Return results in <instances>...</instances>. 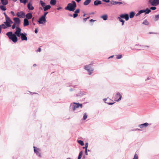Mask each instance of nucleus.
<instances>
[{
    "mask_svg": "<svg viewBox=\"0 0 159 159\" xmlns=\"http://www.w3.org/2000/svg\"><path fill=\"white\" fill-rule=\"evenodd\" d=\"M21 30L19 27L16 26V31L14 33L11 31H9L6 33V35L14 43L18 41V39L17 37H20L22 41H27L28 39L26 36L27 34L25 33H21Z\"/></svg>",
    "mask_w": 159,
    "mask_h": 159,
    "instance_id": "nucleus-1",
    "label": "nucleus"
},
{
    "mask_svg": "<svg viewBox=\"0 0 159 159\" xmlns=\"http://www.w3.org/2000/svg\"><path fill=\"white\" fill-rule=\"evenodd\" d=\"M77 7L76 2L74 1H72L71 2L69 3L66 7H65V9L70 11H73Z\"/></svg>",
    "mask_w": 159,
    "mask_h": 159,
    "instance_id": "nucleus-2",
    "label": "nucleus"
},
{
    "mask_svg": "<svg viewBox=\"0 0 159 159\" xmlns=\"http://www.w3.org/2000/svg\"><path fill=\"white\" fill-rule=\"evenodd\" d=\"M39 5L41 6H43V10L44 11H46L50 9L51 7L50 5H46L45 2H44L42 0H40L39 1Z\"/></svg>",
    "mask_w": 159,
    "mask_h": 159,
    "instance_id": "nucleus-3",
    "label": "nucleus"
},
{
    "mask_svg": "<svg viewBox=\"0 0 159 159\" xmlns=\"http://www.w3.org/2000/svg\"><path fill=\"white\" fill-rule=\"evenodd\" d=\"M82 104L75 102H74L73 104H71L70 105V107H71V108H72L73 111H75L77 108L79 107H80V108H82Z\"/></svg>",
    "mask_w": 159,
    "mask_h": 159,
    "instance_id": "nucleus-4",
    "label": "nucleus"
},
{
    "mask_svg": "<svg viewBox=\"0 0 159 159\" xmlns=\"http://www.w3.org/2000/svg\"><path fill=\"white\" fill-rule=\"evenodd\" d=\"M84 69L89 72V74L91 75L93 72V68L92 67L91 64H89L84 66Z\"/></svg>",
    "mask_w": 159,
    "mask_h": 159,
    "instance_id": "nucleus-5",
    "label": "nucleus"
},
{
    "mask_svg": "<svg viewBox=\"0 0 159 159\" xmlns=\"http://www.w3.org/2000/svg\"><path fill=\"white\" fill-rule=\"evenodd\" d=\"M38 21L39 24L45 23L47 22L46 18L41 16L39 18Z\"/></svg>",
    "mask_w": 159,
    "mask_h": 159,
    "instance_id": "nucleus-6",
    "label": "nucleus"
},
{
    "mask_svg": "<svg viewBox=\"0 0 159 159\" xmlns=\"http://www.w3.org/2000/svg\"><path fill=\"white\" fill-rule=\"evenodd\" d=\"M16 16L18 17L22 18H24L25 16V13L23 11L18 12L16 13Z\"/></svg>",
    "mask_w": 159,
    "mask_h": 159,
    "instance_id": "nucleus-7",
    "label": "nucleus"
},
{
    "mask_svg": "<svg viewBox=\"0 0 159 159\" xmlns=\"http://www.w3.org/2000/svg\"><path fill=\"white\" fill-rule=\"evenodd\" d=\"M34 153L36 154L37 156L39 157H41V155L39 151V149L35 146L34 147Z\"/></svg>",
    "mask_w": 159,
    "mask_h": 159,
    "instance_id": "nucleus-8",
    "label": "nucleus"
},
{
    "mask_svg": "<svg viewBox=\"0 0 159 159\" xmlns=\"http://www.w3.org/2000/svg\"><path fill=\"white\" fill-rule=\"evenodd\" d=\"M122 95L119 92H117L115 96V100L117 102L120 101L121 99Z\"/></svg>",
    "mask_w": 159,
    "mask_h": 159,
    "instance_id": "nucleus-9",
    "label": "nucleus"
},
{
    "mask_svg": "<svg viewBox=\"0 0 159 159\" xmlns=\"http://www.w3.org/2000/svg\"><path fill=\"white\" fill-rule=\"evenodd\" d=\"M120 17L122 19H125L127 21L129 19V15L128 14H121L120 15Z\"/></svg>",
    "mask_w": 159,
    "mask_h": 159,
    "instance_id": "nucleus-10",
    "label": "nucleus"
},
{
    "mask_svg": "<svg viewBox=\"0 0 159 159\" xmlns=\"http://www.w3.org/2000/svg\"><path fill=\"white\" fill-rule=\"evenodd\" d=\"M13 20L14 21V23L17 24L16 26L19 27V25L20 22V19L18 17H15L13 18Z\"/></svg>",
    "mask_w": 159,
    "mask_h": 159,
    "instance_id": "nucleus-11",
    "label": "nucleus"
},
{
    "mask_svg": "<svg viewBox=\"0 0 159 159\" xmlns=\"http://www.w3.org/2000/svg\"><path fill=\"white\" fill-rule=\"evenodd\" d=\"M25 16L26 17L25 19H27L28 20H29L32 18L33 15L31 12H29L25 15Z\"/></svg>",
    "mask_w": 159,
    "mask_h": 159,
    "instance_id": "nucleus-12",
    "label": "nucleus"
},
{
    "mask_svg": "<svg viewBox=\"0 0 159 159\" xmlns=\"http://www.w3.org/2000/svg\"><path fill=\"white\" fill-rule=\"evenodd\" d=\"M80 12V9H77L75 11L74 13L73 14V17L74 18L78 16V13Z\"/></svg>",
    "mask_w": 159,
    "mask_h": 159,
    "instance_id": "nucleus-13",
    "label": "nucleus"
},
{
    "mask_svg": "<svg viewBox=\"0 0 159 159\" xmlns=\"http://www.w3.org/2000/svg\"><path fill=\"white\" fill-rule=\"evenodd\" d=\"M27 7L28 9L30 11L33 10L34 9V7L33 6L30 2H29L27 4Z\"/></svg>",
    "mask_w": 159,
    "mask_h": 159,
    "instance_id": "nucleus-14",
    "label": "nucleus"
},
{
    "mask_svg": "<svg viewBox=\"0 0 159 159\" xmlns=\"http://www.w3.org/2000/svg\"><path fill=\"white\" fill-rule=\"evenodd\" d=\"M149 125V124L147 122L139 125L138 126L140 128H143V127H146Z\"/></svg>",
    "mask_w": 159,
    "mask_h": 159,
    "instance_id": "nucleus-15",
    "label": "nucleus"
},
{
    "mask_svg": "<svg viewBox=\"0 0 159 159\" xmlns=\"http://www.w3.org/2000/svg\"><path fill=\"white\" fill-rule=\"evenodd\" d=\"M29 21L27 19H24V26H26L29 25Z\"/></svg>",
    "mask_w": 159,
    "mask_h": 159,
    "instance_id": "nucleus-16",
    "label": "nucleus"
},
{
    "mask_svg": "<svg viewBox=\"0 0 159 159\" xmlns=\"http://www.w3.org/2000/svg\"><path fill=\"white\" fill-rule=\"evenodd\" d=\"M102 4V2L100 0H96L94 2V5L95 6H97Z\"/></svg>",
    "mask_w": 159,
    "mask_h": 159,
    "instance_id": "nucleus-17",
    "label": "nucleus"
},
{
    "mask_svg": "<svg viewBox=\"0 0 159 159\" xmlns=\"http://www.w3.org/2000/svg\"><path fill=\"white\" fill-rule=\"evenodd\" d=\"M1 3L3 5H6L8 3V2L7 0H0Z\"/></svg>",
    "mask_w": 159,
    "mask_h": 159,
    "instance_id": "nucleus-18",
    "label": "nucleus"
},
{
    "mask_svg": "<svg viewBox=\"0 0 159 159\" xmlns=\"http://www.w3.org/2000/svg\"><path fill=\"white\" fill-rule=\"evenodd\" d=\"M158 0H149L148 2L151 4V5L153 6L157 2V1Z\"/></svg>",
    "mask_w": 159,
    "mask_h": 159,
    "instance_id": "nucleus-19",
    "label": "nucleus"
},
{
    "mask_svg": "<svg viewBox=\"0 0 159 159\" xmlns=\"http://www.w3.org/2000/svg\"><path fill=\"white\" fill-rule=\"evenodd\" d=\"M57 3L56 0H50V5L52 6L55 5Z\"/></svg>",
    "mask_w": 159,
    "mask_h": 159,
    "instance_id": "nucleus-20",
    "label": "nucleus"
},
{
    "mask_svg": "<svg viewBox=\"0 0 159 159\" xmlns=\"http://www.w3.org/2000/svg\"><path fill=\"white\" fill-rule=\"evenodd\" d=\"M101 18H102L104 20H107L108 16L107 14H105L101 16Z\"/></svg>",
    "mask_w": 159,
    "mask_h": 159,
    "instance_id": "nucleus-21",
    "label": "nucleus"
},
{
    "mask_svg": "<svg viewBox=\"0 0 159 159\" xmlns=\"http://www.w3.org/2000/svg\"><path fill=\"white\" fill-rule=\"evenodd\" d=\"M134 15H135V13L134 12L132 11H131L130 13L129 16V17L130 18H132L134 17Z\"/></svg>",
    "mask_w": 159,
    "mask_h": 159,
    "instance_id": "nucleus-22",
    "label": "nucleus"
},
{
    "mask_svg": "<svg viewBox=\"0 0 159 159\" xmlns=\"http://www.w3.org/2000/svg\"><path fill=\"white\" fill-rule=\"evenodd\" d=\"M91 0H85L84 2V5H87L91 2Z\"/></svg>",
    "mask_w": 159,
    "mask_h": 159,
    "instance_id": "nucleus-23",
    "label": "nucleus"
},
{
    "mask_svg": "<svg viewBox=\"0 0 159 159\" xmlns=\"http://www.w3.org/2000/svg\"><path fill=\"white\" fill-rule=\"evenodd\" d=\"M5 5H2L0 6V9L2 11H5L6 10L7 8Z\"/></svg>",
    "mask_w": 159,
    "mask_h": 159,
    "instance_id": "nucleus-24",
    "label": "nucleus"
},
{
    "mask_svg": "<svg viewBox=\"0 0 159 159\" xmlns=\"http://www.w3.org/2000/svg\"><path fill=\"white\" fill-rule=\"evenodd\" d=\"M144 10V12L145 13V14H148L151 11V10L148 8H147L146 9Z\"/></svg>",
    "mask_w": 159,
    "mask_h": 159,
    "instance_id": "nucleus-25",
    "label": "nucleus"
},
{
    "mask_svg": "<svg viewBox=\"0 0 159 159\" xmlns=\"http://www.w3.org/2000/svg\"><path fill=\"white\" fill-rule=\"evenodd\" d=\"M4 24L6 26L7 28L10 27V25H9V23L7 19H6V21L4 22Z\"/></svg>",
    "mask_w": 159,
    "mask_h": 159,
    "instance_id": "nucleus-26",
    "label": "nucleus"
},
{
    "mask_svg": "<svg viewBox=\"0 0 159 159\" xmlns=\"http://www.w3.org/2000/svg\"><path fill=\"white\" fill-rule=\"evenodd\" d=\"M118 19H119V20L121 22H122V25H123L124 24L125 22V20L123 19H122L120 17H118L117 18Z\"/></svg>",
    "mask_w": 159,
    "mask_h": 159,
    "instance_id": "nucleus-27",
    "label": "nucleus"
},
{
    "mask_svg": "<svg viewBox=\"0 0 159 159\" xmlns=\"http://www.w3.org/2000/svg\"><path fill=\"white\" fill-rule=\"evenodd\" d=\"M77 142L78 143L80 144L81 146H83L84 145V143L83 141L81 140H77Z\"/></svg>",
    "mask_w": 159,
    "mask_h": 159,
    "instance_id": "nucleus-28",
    "label": "nucleus"
},
{
    "mask_svg": "<svg viewBox=\"0 0 159 159\" xmlns=\"http://www.w3.org/2000/svg\"><path fill=\"white\" fill-rule=\"evenodd\" d=\"M9 23V25H10V27L11 26V24L13 23V21L9 17L7 19Z\"/></svg>",
    "mask_w": 159,
    "mask_h": 159,
    "instance_id": "nucleus-29",
    "label": "nucleus"
},
{
    "mask_svg": "<svg viewBox=\"0 0 159 159\" xmlns=\"http://www.w3.org/2000/svg\"><path fill=\"white\" fill-rule=\"evenodd\" d=\"M142 24L147 25H148L149 24V23L147 20H144Z\"/></svg>",
    "mask_w": 159,
    "mask_h": 159,
    "instance_id": "nucleus-30",
    "label": "nucleus"
},
{
    "mask_svg": "<svg viewBox=\"0 0 159 159\" xmlns=\"http://www.w3.org/2000/svg\"><path fill=\"white\" fill-rule=\"evenodd\" d=\"M110 3L111 5H116V1L114 0H111L110 1Z\"/></svg>",
    "mask_w": 159,
    "mask_h": 159,
    "instance_id": "nucleus-31",
    "label": "nucleus"
},
{
    "mask_svg": "<svg viewBox=\"0 0 159 159\" xmlns=\"http://www.w3.org/2000/svg\"><path fill=\"white\" fill-rule=\"evenodd\" d=\"M1 26V27L3 29H6L7 28V27L3 23L1 25H0Z\"/></svg>",
    "mask_w": 159,
    "mask_h": 159,
    "instance_id": "nucleus-32",
    "label": "nucleus"
},
{
    "mask_svg": "<svg viewBox=\"0 0 159 159\" xmlns=\"http://www.w3.org/2000/svg\"><path fill=\"white\" fill-rule=\"evenodd\" d=\"M88 116V115L86 113H85L84 114V116L83 117V120H85L86 118H87Z\"/></svg>",
    "mask_w": 159,
    "mask_h": 159,
    "instance_id": "nucleus-33",
    "label": "nucleus"
},
{
    "mask_svg": "<svg viewBox=\"0 0 159 159\" xmlns=\"http://www.w3.org/2000/svg\"><path fill=\"white\" fill-rule=\"evenodd\" d=\"M159 19V14L155 15V20L157 21Z\"/></svg>",
    "mask_w": 159,
    "mask_h": 159,
    "instance_id": "nucleus-34",
    "label": "nucleus"
},
{
    "mask_svg": "<svg viewBox=\"0 0 159 159\" xmlns=\"http://www.w3.org/2000/svg\"><path fill=\"white\" fill-rule=\"evenodd\" d=\"M48 13V12H47V11H45L44 12V14L42 16H41L44 17V18H46V15H47Z\"/></svg>",
    "mask_w": 159,
    "mask_h": 159,
    "instance_id": "nucleus-35",
    "label": "nucleus"
},
{
    "mask_svg": "<svg viewBox=\"0 0 159 159\" xmlns=\"http://www.w3.org/2000/svg\"><path fill=\"white\" fill-rule=\"evenodd\" d=\"M138 155L136 154H135L133 159H138Z\"/></svg>",
    "mask_w": 159,
    "mask_h": 159,
    "instance_id": "nucleus-36",
    "label": "nucleus"
},
{
    "mask_svg": "<svg viewBox=\"0 0 159 159\" xmlns=\"http://www.w3.org/2000/svg\"><path fill=\"white\" fill-rule=\"evenodd\" d=\"M157 2L152 6H156L158 5H159V0L158 1H157Z\"/></svg>",
    "mask_w": 159,
    "mask_h": 159,
    "instance_id": "nucleus-37",
    "label": "nucleus"
},
{
    "mask_svg": "<svg viewBox=\"0 0 159 159\" xmlns=\"http://www.w3.org/2000/svg\"><path fill=\"white\" fill-rule=\"evenodd\" d=\"M116 58L117 59H120L122 57V55H116Z\"/></svg>",
    "mask_w": 159,
    "mask_h": 159,
    "instance_id": "nucleus-38",
    "label": "nucleus"
},
{
    "mask_svg": "<svg viewBox=\"0 0 159 159\" xmlns=\"http://www.w3.org/2000/svg\"><path fill=\"white\" fill-rule=\"evenodd\" d=\"M4 14V15L5 17V19H7L9 17L7 16V15L6 14L5 12H4L3 13Z\"/></svg>",
    "mask_w": 159,
    "mask_h": 159,
    "instance_id": "nucleus-39",
    "label": "nucleus"
},
{
    "mask_svg": "<svg viewBox=\"0 0 159 159\" xmlns=\"http://www.w3.org/2000/svg\"><path fill=\"white\" fill-rule=\"evenodd\" d=\"M157 8L155 7V6H154V7H151L150 8V10H156V9Z\"/></svg>",
    "mask_w": 159,
    "mask_h": 159,
    "instance_id": "nucleus-40",
    "label": "nucleus"
},
{
    "mask_svg": "<svg viewBox=\"0 0 159 159\" xmlns=\"http://www.w3.org/2000/svg\"><path fill=\"white\" fill-rule=\"evenodd\" d=\"M16 23H14V24L13 25H12V29H14L16 27Z\"/></svg>",
    "mask_w": 159,
    "mask_h": 159,
    "instance_id": "nucleus-41",
    "label": "nucleus"
},
{
    "mask_svg": "<svg viewBox=\"0 0 159 159\" xmlns=\"http://www.w3.org/2000/svg\"><path fill=\"white\" fill-rule=\"evenodd\" d=\"M135 46H142V47H143L144 48H145V47H147L148 48H149V46H141V45H140L139 44H136L135 45Z\"/></svg>",
    "mask_w": 159,
    "mask_h": 159,
    "instance_id": "nucleus-42",
    "label": "nucleus"
},
{
    "mask_svg": "<svg viewBox=\"0 0 159 159\" xmlns=\"http://www.w3.org/2000/svg\"><path fill=\"white\" fill-rule=\"evenodd\" d=\"M138 12L141 14H142V13H144V10H140Z\"/></svg>",
    "mask_w": 159,
    "mask_h": 159,
    "instance_id": "nucleus-43",
    "label": "nucleus"
},
{
    "mask_svg": "<svg viewBox=\"0 0 159 159\" xmlns=\"http://www.w3.org/2000/svg\"><path fill=\"white\" fill-rule=\"evenodd\" d=\"M88 143H85V149H87V148H88Z\"/></svg>",
    "mask_w": 159,
    "mask_h": 159,
    "instance_id": "nucleus-44",
    "label": "nucleus"
},
{
    "mask_svg": "<svg viewBox=\"0 0 159 159\" xmlns=\"http://www.w3.org/2000/svg\"><path fill=\"white\" fill-rule=\"evenodd\" d=\"M107 104H108L109 105H112L115 103V102H107Z\"/></svg>",
    "mask_w": 159,
    "mask_h": 159,
    "instance_id": "nucleus-45",
    "label": "nucleus"
},
{
    "mask_svg": "<svg viewBox=\"0 0 159 159\" xmlns=\"http://www.w3.org/2000/svg\"><path fill=\"white\" fill-rule=\"evenodd\" d=\"M87 152H88V149H85L84 152H85V154L86 155H88V153Z\"/></svg>",
    "mask_w": 159,
    "mask_h": 159,
    "instance_id": "nucleus-46",
    "label": "nucleus"
},
{
    "mask_svg": "<svg viewBox=\"0 0 159 159\" xmlns=\"http://www.w3.org/2000/svg\"><path fill=\"white\" fill-rule=\"evenodd\" d=\"M83 153V151H80V153H79V155L80 156H82V155Z\"/></svg>",
    "mask_w": 159,
    "mask_h": 159,
    "instance_id": "nucleus-47",
    "label": "nucleus"
},
{
    "mask_svg": "<svg viewBox=\"0 0 159 159\" xmlns=\"http://www.w3.org/2000/svg\"><path fill=\"white\" fill-rule=\"evenodd\" d=\"M123 3L121 2H116V5L119 4V5L122 4Z\"/></svg>",
    "mask_w": 159,
    "mask_h": 159,
    "instance_id": "nucleus-48",
    "label": "nucleus"
},
{
    "mask_svg": "<svg viewBox=\"0 0 159 159\" xmlns=\"http://www.w3.org/2000/svg\"><path fill=\"white\" fill-rule=\"evenodd\" d=\"M102 1L106 3H108L110 2V0H102Z\"/></svg>",
    "mask_w": 159,
    "mask_h": 159,
    "instance_id": "nucleus-49",
    "label": "nucleus"
},
{
    "mask_svg": "<svg viewBox=\"0 0 159 159\" xmlns=\"http://www.w3.org/2000/svg\"><path fill=\"white\" fill-rule=\"evenodd\" d=\"M27 0H23V1L22 3H24L25 4L27 2Z\"/></svg>",
    "mask_w": 159,
    "mask_h": 159,
    "instance_id": "nucleus-50",
    "label": "nucleus"
},
{
    "mask_svg": "<svg viewBox=\"0 0 159 159\" xmlns=\"http://www.w3.org/2000/svg\"><path fill=\"white\" fill-rule=\"evenodd\" d=\"M108 99V98H104L103 99L104 102L106 103H107V102H106V101Z\"/></svg>",
    "mask_w": 159,
    "mask_h": 159,
    "instance_id": "nucleus-51",
    "label": "nucleus"
},
{
    "mask_svg": "<svg viewBox=\"0 0 159 159\" xmlns=\"http://www.w3.org/2000/svg\"><path fill=\"white\" fill-rule=\"evenodd\" d=\"M34 32L37 34L38 32V29L37 28H35V30H34Z\"/></svg>",
    "mask_w": 159,
    "mask_h": 159,
    "instance_id": "nucleus-52",
    "label": "nucleus"
},
{
    "mask_svg": "<svg viewBox=\"0 0 159 159\" xmlns=\"http://www.w3.org/2000/svg\"><path fill=\"white\" fill-rule=\"evenodd\" d=\"M11 13L13 16H14L15 15V13H14V11H11Z\"/></svg>",
    "mask_w": 159,
    "mask_h": 159,
    "instance_id": "nucleus-53",
    "label": "nucleus"
},
{
    "mask_svg": "<svg viewBox=\"0 0 159 159\" xmlns=\"http://www.w3.org/2000/svg\"><path fill=\"white\" fill-rule=\"evenodd\" d=\"M139 130V131L141 130V129H133L132 130L133 131H135V130Z\"/></svg>",
    "mask_w": 159,
    "mask_h": 159,
    "instance_id": "nucleus-54",
    "label": "nucleus"
},
{
    "mask_svg": "<svg viewBox=\"0 0 159 159\" xmlns=\"http://www.w3.org/2000/svg\"><path fill=\"white\" fill-rule=\"evenodd\" d=\"M140 14V13L138 12L136 15L135 16H139Z\"/></svg>",
    "mask_w": 159,
    "mask_h": 159,
    "instance_id": "nucleus-55",
    "label": "nucleus"
},
{
    "mask_svg": "<svg viewBox=\"0 0 159 159\" xmlns=\"http://www.w3.org/2000/svg\"><path fill=\"white\" fill-rule=\"evenodd\" d=\"M81 157H82V156L79 155L78 157V159H81Z\"/></svg>",
    "mask_w": 159,
    "mask_h": 159,
    "instance_id": "nucleus-56",
    "label": "nucleus"
},
{
    "mask_svg": "<svg viewBox=\"0 0 159 159\" xmlns=\"http://www.w3.org/2000/svg\"><path fill=\"white\" fill-rule=\"evenodd\" d=\"M95 20H93V19H91V20H90V22H94V21H95Z\"/></svg>",
    "mask_w": 159,
    "mask_h": 159,
    "instance_id": "nucleus-57",
    "label": "nucleus"
},
{
    "mask_svg": "<svg viewBox=\"0 0 159 159\" xmlns=\"http://www.w3.org/2000/svg\"><path fill=\"white\" fill-rule=\"evenodd\" d=\"M39 8L40 10H42L43 9V6H42L41 7H40Z\"/></svg>",
    "mask_w": 159,
    "mask_h": 159,
    "instance_id": "nucleus-58",
    "label": "nucleus"
},
{
    "mask_svg": "<svg viewBox=\"0 0 159 159\" xmlns=\"http://www.w3.org/2000/svg\"><path fill=\"white\" fill-rule=\"evenodd\" d=\"M41 49L40 48H39L38 49V51L39 52H40L41 51Z\"/></svg>",
    "mask_w": 159,
    "mask_h": 159,
    "instance_id": "nucleus-59",
    "label": "nucleus"
},
{
    "mask_svg": "<svg viewBox=\"0 0 159 159\" xmlns=\"http://www.w3.org/2000/svg\"><path fill=\"white\" fill-rule=\"evenodd\" d=\"M62 9V8L61 7H59L57 8V10H60V9Z\"/></svg>",
    "mask_w": 159,
    "mask_h": 159,
    "instance_id": "nucleus-60",
    "label": "nucleus"
},
{
    "mask_svg": "<svg viewBox=\"0 0 159 159\" xmlns=\"http://www.w3.org/2000/svg\"><path fill=\"white\" fill-rule=\"evenodd\" d=\"M87 20V18H84L83 19V20H84V22L86 21Z\"/></svg>",
    "mask_w": 159,
    "mask_h": 159,
    "instance_id": "nucleus-61",
    "label": "nucleus"
},
{
    "mask_svg": "<svg viewBox=\"0 0 159 159\" xmlns=\"http://www.w3.org/2000/svg\"><path fill=\"white\" fill-rule=\"evenodd\" d=\"M81 0H75V1L77 2H79Z\"/></svg>",
    "mask_w": 159,
    "mask_h": 159,
    "instance_id": "nucleus-62",
    "label": "nucleus"
},
{
    "mask_svg": "<svg viewBox=\"0 0 159 159\" xmlns=\"http://www.w3.org/2000/svg\"><path fill=\"white\" fill-rule=\"evenodd\" d=\"M73 89H72V88L70 89V91H73Z\"/></svg>",
    "mask_w": 159,
    "mask_h": 159,
    "instance_id": "nucleus-63",
    "label": "nucleus"
},
{
    "mask_svg": "<svg viewBox=\"0 0 159 159\" xmlns=\"http://www.w3.org/2000/svg\"><path fill=\"white\" fill-rule=\"evenodd\" d=\"M94 14V12H91V13H90V15L91 14Z\"/></svg>",
    "mask_w": 159,
    "mask_h": 159,
    "instance_id": "nucleus-64",
    "label": "nucleus"
}]
</instances>
